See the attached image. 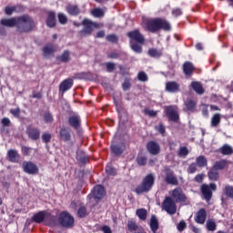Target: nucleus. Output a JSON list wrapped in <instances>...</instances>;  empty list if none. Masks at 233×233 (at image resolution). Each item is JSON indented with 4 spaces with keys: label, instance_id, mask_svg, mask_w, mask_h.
Masks as SVG:
<instances>
[{
    "label": "nucleus",
    "instance_id": "nucleus-32",
    "mask_svg": "<svg viewBox=\"0 0 233 233\" xmlns=\"http://www.w3.org/2000/svg\"><path fill=\"white\" fill-rule=\"evenodd\" d=\"M221 123V114H215L211 118V127L212 128H218Z\"/></svg>",
    "mask_w": 233,
    "mask_h": 233
},
{
    "label": "nucleus",
    "instance_id": "nucleus-36",
    "mask_svg": "<svg viewBox=\"0 0 233 233\" xmlns=\"http://www.w3.org/2000/svg\"><path fill=\"white\" fill-rule=\"evenodd\" d=\"M206 228L209 232H214L216 228H218V225L216 224V221L214 219L210 218L206 223Z\"/></svg>",
    "mask_w": 233,
    "mask_h": 233
},
{
    "label": "nucleus",
    "instance_id": "nucleus-22",
    "mask_svg": "<svg viewBox=\"0 0 233 233\" xmlns=\"http://www.w3.org/2000/svg\"><path fill=\"white\" fill-rule=\"evenodd\" d=\"M0 25H2V26H7L8 28H14V26H17V17L3 18L0 21Z\"/></svg>",
    "mask_w": 233,
    "mask_h": 233
},
{
    "label": "nucleus",
    "instance_id": "nucleus-14",
    "mask_svg": "<svg viewBox=\"0 0 233 233\" xmlns=\"http://www.w3.org/2000/svg\"><path fill=\"white\" fill-rule=\"evenodd\" d=\"M46 219H48L46 211H40L35 214L32 218V220L35 221V223H44V225H50V223L46 222Z\"/></svg>",
    "mask_w": 233,
    "mask_h": 233
},
{
    "label": "nucleus",
    "instance_id": "nucleus-2",
    "mask_svg": "<svg viewBox=\"0 0 233 233\" xmlns=\"http://www.w3.org/2000/svg\"><path fill=\"white\" fill-rule=\"evenodd\" d=\"M35 26V22L28 15H24L16 19V30L20 34L32 32Z\"/></svg>",
    "mask_w": 233,
    "mask_h": 233
},
{
    "label": "nucleus",
    "instance_id": "nucleus-46",
    "mask_svg": "<svg viewBox=\"0 0 233 233\" xmlns=\"http://www.w3.org/2000/svg\"><path fill=\"white\" fill-rule=\"evenodd\" d=\"M104 65L106 66V72H109V74H112V72L116 70V63L106 62Z\"/></svg>",
    "mask_w": 233,
    "mask_h": 233
},
{
    "label": "nucleus",
    "instance_id": "nucleus-38",
    "mask_svg": "<svg viewBox=\"0 0 233 233\" xmlns=\"http://www.w3.org/2000/svg\"><path fill=\"white\" fill-rule=\"evenodd\" d=\"M143 44H139L137 42H130L131 49L136 54H141L143 52V47L141 46Z\"/></svg>",
    "mask_w": 233,
    "mask_h": 233
},
{
    "label": "nucleus",
    "instance_id": "nucleus-17",
    "mask_svg": "<svg viewBox=\"0 0 233 233\" xmlns=\"http://www.w3.org/2000/svg\"><path fill=\"white\" fill-rule=\"evenodd\" d=\"M68 125L75 130H77L81 127V116H79V115L70 116L68 118Z\"/></svg>",
    "mask_w": 233,
    "mask_h": 233
},
{
    "label": "nucleus",
    "instance_id": "nucleus-55",
    "mask_svg": "<svg viewBox=\"0 0 233 233\" xmlns=\"http://www.w3.org/2000/svg\"><path fill=\"white\" fill-rule=\"evenodd\" d=\"M42 141L44 143H50L52 141V135L50 133H44L42 135Z\"/></svg>",
    "mask_w": 233,
    "mask_h": 233
},
{
    "label": "nucleus",
    "instance_id": "nucleus-7",
    "mask_svg": "<svg viewBox=\"0 0 233 233\" xmlns=\"http://www.w3.org/2000/svg\"><path fill=\"white\" fill-rule=\"evenodd\" d=\"M58 223L66 228H72L74 227V217L68 213H62L58 218Z\"/></svg>",
    "mask_w": 233,
    "mask_h": 233
},
{
    "label": "nucleus",
    "instance_id": "nucleus-33",
    "mask_svg": "<svg viewBox=\"0 0 233 233\" xmlns=\"http://www.w3.org/2000/svg\"><path fill=\"white\" fill-rule=\"evenodd\" d=\"M150 228H151L152 232H154V233L157 232V230L159 228V222L157 221V218H156L155 215H153L151 217Z\"/></svg>",
    "mask_w": 233,
    "mask_h": 233
},
{
    "label": "nucleus",
    "instance_id": "nucleus-3",
    "mask_svg": "<svg viewBox=\"0 0 233 233\" xmlns=\"http://www.w3.org/2000/svg\"><path fill=\"white\" fill-rule=\"evenodd\" d=\"M155 183H156V176L154 175V173L147 174L142 179L141 184L136 187L135 189L136 194L141 195V194H147L150 192Z\"/></svg>",
    "mask_w": 233,
    "mask_h": 233
},
{
    "label": "nucleus",
    "instance_id": "nucleus-34",
    "mask_svg": "<svg viewBox=\"0 0 233 233\" xmlns=\"http://www.w3.org/2000/svg\"><path fill=\"white\" fill-rule=\"evenodd\" d=\"M208 176L210 181H218V179H219V172H218V169H215L214 167L208 171Z\"/></svg>",
    "mask_w": 233,
    "mask_h": 233
},
{
    "label": "nucleus",
    "instance_id": "nucleus-56",
    "mask_svg": "<svg viewBox=\"0 0 233 233\" xmlns=\"http://www.w3.org/2000/svg\"><path fill=\"white\" fill-rule=\"evenodd\" d=\"M178 232H183L187 228V222L185 220H181L178 225L177 226Z\"/></svg>",
    "mask_w": 233,
    "mask_h": 233
},
{
    "label": "nucleus",
    "instance_id": "nucleus-60",
    "mask_svg": "<svg viewBox=\"0 0 233 233\" xmlns=\"http://www.w3.org/2000/svg\"><path fill=\"white\" fill-rule=\"evenodd\" d=\"M106 41H109V43H117V35H108L106 36Z\"/></svg>",
    "mask_w": 233,
    "mask_h": 233
},
{
    "label": "nucleus",
    "instance_id": "nucleus-39",
    "mask_svg": "<svg viewBox=\"0 0 233 233\" xmlns=\"http://www.w3.org/2000/svg\"><path fill=\"white\" fill-rule=\"evenodd\" d=\"M227 167V160L226 159H221L219 161L215 162L213 165V168H215L217 171L218 170H223Z\"/></svg>",
    "mask_w": 233,
    "mask_h": 233
},
{
    "label": "nucleus",
    "instance_id": "nucleus-10",
    "mask_svg": "<svg viewBox=\"0 0 233 233\" xmlns=\"http://www.w3.org/2000/svg\"><path fill=\"white\" fill-rule=\"evenodd\" d=\"M146 148L147 152L151 154V156H158L161 152V146H159V143L151 140L147 142Z\"/></svg>",
    "mask_w": 233,
    "mask_h": 233
},
{
    "label": "nucleus",
    "instance_id": "nucleus-45",
    "mask_svg": "<svg viewBox=\"0 0 233 233\" xmlns=\"http://www.w3.org/2000/svg\"><path fill=\"white\" fill-rule=\"evenodd\" d=\"M224 193L227 198L233 199V187L232 186H226L224 189Z\"/></svg>",
    "mask_w": 233,
    "mask_h": 233
},
{
    "label": "nucleus",
    "instance_id": "nucleus-49",
    "mask_svg": "<svg viewBox=\"0 0 233 233\" xmlns=\"http://www.w3.org/2000/svg\"><path fill=\"white\" fill-rule=\"evenodd\" d=\"M187 110H194L196 108V101L193 99H187L185 102Z\"/></svg>",
    "mask_w": 233,
    "mask_h": 233
},
{
    "label": "nucleus",
    "instance_id": "nucleus-40",
    "mask_svg": "<svg viewBox=\"0 0 233 233\" xmlns=\"http://www.w3.org/2000/svg\"><path fill=\"white\" fill-rule=\"evenodd\" d=\"M136 214L138 217V218L141 219V221H146L147 220V209H145V208L137 209Z\"/></svg>",
    "mask_w": 233,
    "mask_h": 233
},
{
    "label": "nucleus",
    "instance_id": "nucleus-23",
    "mask_svg": "<svg viewBox=\"0 0 233 233\" xmlns=\"http://www.w3.org/2000/svg\"><path fill=\"white\" fill-rule=\"evenodd\" d=\"M72 86H74V79L67 78L60 84L59 90L60 92L65 93L67 92V90H70Z\"/></svg>",
    "mask_w": 233,
    "mask_h": 233
},
{
    "label": "nucleus",
    "instance_id": "nucleus-28",
    "mask_svg": "<svg viewBox=\"0 0 233 233\" xmlns=\"http://www.w3.org/2000/svg\"><path fill=\"white\" fill-rule=\"evenodd\" d=\"M218 152H220L222 156H232L233 147L228 144H225L218 149Z\"/></svg>",
    "mask_w": 233,
    "mask_h": 233
},
{
    "label": "nucleus",
    "instance_id": "nucleus-53",
    "mask_svg": "<svg viewBox=\"0 0 233 233\" xmlns=\"http://www.w3.org/2000/svg\"><path fill=\"white\" fill-rule=\"evenodd\" d=\"M198 171V164L192 163L187 168V174H195Z\"/></svg>",
    "mask_w": 233,
    "mask_h": 233
},
{
    "label": "nucleus",
    "instance_id": "nucleus-4",
    "mask_svg": "<svg viewBox=\"0 0 233 233\" xmlns=\"http://www.w3.org/2000/svg\"><path fill=\"white\" fill-rule=\"evenodd\" d=\"M82 26L84 28L79 32V34L82 37H86V35H92V32L96 29L101 28L103 25L97 22H92V20H89L88 18H85L82 21Z\"/></svg>",
    "mask_w": 233,
    "mask_h": 233
},
{
    "label": "nucleus",
    "instance_id": "nucleus-19",
    "mask_svg": "<svg viewBox=\"0 0 233 233\" xmlns=\"http://www.w3.org/2000/svg\"><path fill=\"white\" fill-rule=\"evenodd\" d=\"M92 196L95 199H103L105 198V187L101 185L96 186L92 191Z\"/></svg>",
    "mask_w": 233,
    "mask_h": 233
},
{
    "label": "nucleus",
    "instance_id": "nucleus-29",
    "mask_svg": "<svg viewBox=\"0 0 233 233\" xmlns=\"http://www.w3.org/2000/svg\"><path fill=\"white\" fill-rule=\"evenodd\" d=\"M66 12L69 15H79L81 12L79 7L76 5H69L66 6Z\"/></svg>",
    "mask_w": 233,
    "mask_h": 233
},
{
    "label": "nucleus",
    "instance_id": "nucleus-9",
    "mask_svg": "<svg viewBox=\"0 0 233 233\" xmlns=\"http://www.w3.org/2000/svg\"><path fill=\"white\" fill-rule=\"evenodd\" d=\"M171 198L175 203H185L187 201V195L181 187H176L171 193Z\"/></svg>",
    "mask_w": 233,
    "mask_h": 233
},
{
    "label": "nucleus",
    "instance_id": "nucleus-61",
    "mask_svg": "<svg viewBox=\"0 0 233 233\" xmlns=\"http://www.w3.org/2000/svg\"><path fill=\"white\" fill-rule=\"evenodd\" d=\"M172 15L175 17H179V15H183V11L181 10V8H175L172 10Z\"/></svg>",
    "mask_w": 233,
    "mask_h": 233
},
{
    "label": "nucleus",
    "instance_id": "nucleus-63",
    "mask_svg": "<svg viewBox=\"0 0 233 233\" xmlns=\"http://www.w3.org/2000/svg\"><path fill=\"white\" fill-rule=\"evenodd\" d=\"M156 130L159 132V134H165V126H163L161 123L156 127Z\"/></svg>",
    "mask_w": 233,
    "mask_h": 233
},
{
    "label": "nucleus",
    "instance_id": "nucleus-37",
    "mask_svg": "<svg viewBox=\"0 0 233 233\" xmlns=\"http://www.w3.org/2000/svg\"><path fill=\"white\" fill-rule=\"evenodd\" d=\"M57 61H61V63H68L70 61V52L64 51V53L56 57Z\"/></svg>",
    "mask_w": 233,
    "mask_h": 233
},
{
    "label": "nucleus",
    "instance_id": "nucleus-59",
    "mask_svg": "<svg viewBox=\"0 0 233 233\" xmlns=\"http://www.w3.org/2000/svg\"><path fill=\"white\" fill-rule=\"evenodd\" d=\"M10 114H12L14 117H19V116H21V109H19V107L11 109Z\"/></svg>",
    "mask_w": 233,
    "mask_h": 233
},
{
    "label": "nucleus",
    "instance_id": "nucleus-6",
    "mask_svg": "<svg viewBox=\"0 0 233 233\" xmlns=\"http://www.w3.org/2000/svg\"><path fill=\"white\" fill-rule=\"evenodd\" d=\"M216 190H218V186L214 183H210L209 185L203 184L200 187V192L208 203L212 199V191L216 192Z\"/></svg>",
    "mask_w": 233,
    "mask_h": 233
},
{
    "label": "nucleus",
    "instance_id": "nucleus-11",
    "mask_svg": "<svg viewBox=\"0 0 233 233\" xmlns=\"http://www.w3.org/2000/svg\"><path fill=\"white\" fill-rule=\"evenodd\" d=\"M166 115L168 117L169 121L177 122L179 119V115L177 114V108L174 106H168L166 107Z\"/></svg>",
    "mask_w": 233,
    "mask_h": 233
},
{
    "label": "nucleus",
    "instance_id": "nucleus-44",
    "mask_svg": "<svg viewBox=\"0 0 233 233\" xmlns=\"http://www.w3.org/2000/svg\"><path fill=\"white\" fill-rule=\"evenodd\" d=\"M137 79H138V81H141L142 83H147V81H148V75H147V73H145V71H140L137 74Z\"/></svg>",
    "mask_w": 233,
    "mask_h": 233
},
{
    "label": "nucleus",
    "instance_id": "nucleus-21",
    "mask_svg": "<svg viewBox=\"0 0 233 233\" xmlns=\"http://www.w3.org/2000/svg\"><path fill=\"white\" fill-rule=\"evenodd\" d=\"M8 161L11 163H19L21 156L15 149H9L7 152Z\"/></svg>",
    "mask_w": 233,
    "mask_h": 233
},
{
    "label": "nucleus",
    "instance_id": "nucleus-52",
    "mask_svg": "<svg viewBox=\"0 0 233 233\" xmlns=\"http://www.w3.org/2000/svg\"><path fill=\"white\" fill-rule=\"evenodd\" d=\"M44 121L45 123H53L54 122V116L50 112H46L44 114Z\"/></svg>",
    "mask_w": 233,
    "mask_h": 233
},
{
    "label": "nucleus",
    "instance_id": "nucleus-50",
    "mask_svg": "<svg viewBox=\"0 0 233 233\" xmlns=\"http://www.w3.org/2000/svg\"><path fill=\"white\" fill-rule=\"evenodd\" d=\"M179 157H187L188 156V148L187 147H181L178 151Z\"/></svg>",
    "mask_w": 233,
    "mask_h": 233
},
{
    "label": "nucleus",
    "instance_id": "nucleus-51",
    "mask_svg": "<svg viewBox=\"0 0 233 233\" xmlns=\"http://www.w3.org/2000/svg\"><path fill=\"white\" fill-rule=\"evenodd\" d=\"M58 21L60 25H66L68 23V17L65 15L63 13L58 14Z\"/></svg>",
    "mask_w": 233,
    "mask_h": 233
},
{
    "label": "nucleus",
    "instance_id": "nucleus-30",
    "mask_svg": "<svg viewBox=\"0 0 233 233\" xmlns=\"http://www.w3.org/2000/svg\"><path fill=\"white\" fill-rule=\"evenodd\" d=\"M43 52L44 57H50V56H52V54L56 52V49L54 48V46L52 44H49L44 46Z\"/></svg>",
    "mask_w": 233,
    "mask_h": 233
},
{
    "label": "nucleus",
    "instance_id": "nucleus-20",
    "mask_svg": "<svg viewBox=\"0 0 233 233\" xmlns=\"http://www.w3.org/2000/svg\"><path fill=\"white\" fill-rule=\"evenodd\" d=\"M194 70H196V67L194 66V64L192 62H185L183 65V73L185 76H187V77H191V76L194 74Z\"/></svg>",
    "mask_w": 233,
    "mask_h": 233
},
{
    "label": "nucleus",
    "instance_id": "nucleus-57",
    "mask_svg": "<svg viewBox=\"0 0 233 233\" xmlns=\"http://www.w3.org/2000/svg\"><path fill=\"white\" fill-rule=\"evenodd\" d=\"M130 86H132V85L130 84V79H126L122 84V88L125 91L130 90Z\"/></svg>",
    "mask_w": 233,
    "mask_h": 233
},
{
    "label": "nucleus",
    "instance_id": "nucleus-62",
    "mask_svg": "<svg viewBox=\"0 0 233 233\" xmlns=\"http://www.w3.org/2000/svg\"><path fill=\"white\" fill-rule=\"evenodd\" d=\"M1 123H2L3 127H10L12 125V121H10V118H8V117L2 118Z\"/></svg>",
    "mask_w": 233,
    "mask_h": 233
},
{
    "label": "nucleus",
    "instance_id": "nucleus-8",
    "mask_svg": "<svg viewBox=\"0 0 233 233\" xmlns=\"http://www.w3.org/2000/svg\"><path fill=\"white\" fill-rule=\"evenodd\" d=\"M127 37L130 39V43H138L139 45H145V36L139 32L138 29H135L127 33Z\"/></svg>",
    "mask_w": 233,
    "mask_h": 233
},
{
    "label": "nucleus",
    "instance_id": "nucleus-35",
    "mask_svg": "<svg viewBox=\"0 0 233 233\" xmlns=\"http://www.w3.org/2000/svg\"><path fill=\"white\" fill-rule=\"evenodd\" d=\"M76 159L83 165H85V163H88V157L83 151H78L76 153Z\"/></svg>",
    "mask_w": 233,
    "mask_h": 233
},
{
    "label": "nucleus",
    "instance_id": "nucleus-58",
    "mask_svg": "<svg viewBox=\"0 0 233 233\" xmlns=\"http://www.w3.org/2000/svg\"><path fill=\"white\" fill-rule=\"evenodd\" d=\"M16 6H6L5 7V14L6 15H12L14 12L16 10Z\"/></svg>",
    "mask_w": 233,
    "mask_h": 233
},
{
    "label": "nucleus",
    "instance_id": "nucleus-43",
    "mask_svg": "<svg viewBox=\"0 0 233 233\" xmlns=\"http://www.w3.org/2000/svg\"><path fill=\"white\" fill-rule=\"evenodd\" d=\"M92 15H94V17H105V11L99 7H96L92 10Z\"/></svg>",
    "mask_w": 233,
    "mask_h": 233
},
{
    "label": "nucleus",
    "instance_id": "nucleus-25",
    "mask_svg": "<svg viewBox=\"0 0 233 233\" xmlns=\"http://www.w3.org/2000/svg\"><path fill=\"white\" fill-rule=\"evenodd\" d=\"M125 143L111 145V151L115 156H121L125 152Z\"/></svg>",
    "mask_w": 233,
    "mask_h": 233
},
{
    "label": "nucleus",
    "instance_id": "nucleus-54",
    "mask_svg": "<svg viewBox=\"0 0 233 233\" xmlns=\"http://www.w3.org/2000/svg\"><path fill=\"white\" fill-rule=\"evenodd\" d=\"M106 172L108 176H116L117 174L116 168L112 167L111 166L106 167Z\"/></svg>",
    "mask_w": 233,
    "mask_h": 233
},
{
    "label": "nucleus",
    "instance_id": "nucleus-47",
    "mask_svg": "<svg viewBox=\"0 0 233 233\" xmlns=\"http://www.w3.org/2000/svg\"><path fill=\"white\" fill-rule=\"evenodd\" d=\"M147 157L140 155L137 157V163L139 167H145L147 165Z\"/></svg>",
    "mask_w": 233,
    "mask_h": 233
},
{
    "label": "nucleus",
    "instance_id": "nucleus-27",
    "mask_svg": "<svg viewBox=\"0 0 233 233\" xmlns=\"http://www.w3.org/2000/svg\"><path fill=\"white\" fill-rule=\"evenodd\" d=\"M46 23L49 28H54L56 26V13L54 11L47 13Z\"/></svg>",
    "mask_w": 233,
    "mask_h": 233
},
{
    "label": "nucleus",
    "instance_id": "nucleus-15",
    "mask_svg": "<svg viewBox=\"0 0 233 233\" xmlns=\"http://www.w3.org/2000/svg\"><path fill=\"white\" fill-rule=\"evenodd\" d=\"M127 233H134L142 229L143 227L139 226L134 218H130L127 220Z\"/></svg>",
    "mask_w": 233,
    "mask_h": 233
},
{
    "label": "nucleus",
    "instance_id": "nucleus-18",
    "mask_svg": "<svg viewBox=\"0 0 233 233\" xmlns=\"http://www.w3.org/2000/svg\"><path fill=\"white\" fill-rule=\"evenodd\" d=\"M196 223L198 225H205V221H207V210L205 208H200L195 216Z\"/></svg>",
    "mask_w": 233,
    "mask_h": 233
},
{
    "label": "nucleus",
    "instance_id": "nucleus-64",
    "mask_svg": "<svg viewBox=\"0 0 233 233\" xmlns=\"http://www.w3.org/2000/svg\"><path fill=\"white\" fill-rule=\"evenodd\" d=\"M101 230L104 233H112V228H110L108 226H103Z\"/></svg>",
    "mask_w": 233,
    "mask_h": 233
},
{
    "label": "nucleus",
    "instance_id": "nucleus-26",
    "mask_svg": "<svg viewBox=\"0 0 233 233\" xmlns=\"http://www.w3.org/2000/svg\"><path fill=\"white\" fill-rule=\"evenodd\" d=\"M167 92H170L171 94H176L179 92V84L176 81H170L166 84Z\"/></svg>",
    "mask_w": 233,
    "mask_h": 233
},
{
    "label": "nucleus",
    "instance_id": "nucleus-31",
    "mask_svg": "<svg viewBox=\"0 0 233 233\" xmlns=\"http://www.w3.org/2000/svg\"><path fill=\"white\" fill-rule=\"evenodd\" d=\"M191 87L199 96H202V94H205V89L203 88V86L199 82H192L191 83Z\"/></svg>",
    "mask_w": 233,
    "mask_h": 233
},
{
    "label": "nucleus",
    "instance_id": "nucleus-48",
    "mask_svg": "<svg viewBox=\"0 0 233 233\" xmlns=\"http://www.w3.org/2000/svg\"><path fill=\"white\" fill-rule=\"evenodd\" d=\"M77 216L78 218H86V216H88V212L86 211V208L85 206L78 208Z\"/></svg>",
    "mask_w": 233,
    "mask_h": 233
},
{
    "label": "nucleus",
    "instance_id": "nucleus-42",
    "mask_svg": "<svg viewBox=\"0 0 233 233\" xmlns=\"http://www.w3.org/2000/svg\"><path fill=\"white\" fill-rule=\"evenodd\" d=\"M196 161H197L198 167H200L201 168H203V167H207L208 160H207V157H205V156L198 157Z\"/></svg>",
    "mask_w": 233,
    "mask_h": 233
},
{
    "label": "nucleus",
    "instance_id": "nucleus-5",
    "mask_svg": "<svg viewBox=\"0 0 233 233\" xmlns=\"http://www.w3.org/2000/svg\"><path fill=\"white\" fill-rule=\"evenodd\" d=\"M161 207L162 210H165V212L168 213L170 216H174V214L177 212V206L172 197H166Z\"/></svg>",
    "mask_w": 233,
    "mask_h": 233
},
{
    "label": "nucleus",
    "instance_id": "nucleus-16",
    "mask_svg": "<svg viewBox=\"0 0 233 233\" xmlns=\"http://www.w3.org/2000/svg\"><path fill=\"white\" fill-rule=\"evenodd\" d=\"M23 168L26 174L34 175L39 172V168L37 167V166L32 162H24Z\"/></svg>",
    "mask_w": 233,
    "mask_h": 233
},
{
    "label": "nucleus",
    "instance_id": "nucleus-13",
    "mask_svg": "<svg viewBox=\"0 0 233 233\" xmlns=\"http://www.w3.org/2000/svg\"><path fill=\"white\" fill-rule=\"evenodd\" d=\"M58 139H60V141H64L65 143H68V141H72V133L70 129L66 127L60 128L59 134H58Z\"/></svg>",
    "mask_w": 233,
    "mask_h": 233
},
{
    "label": "nucleus",
    "instance_id": "nucleus-24",
    "mask_svg": "<svg viewBox=\"0 0 233 233\" xmlns=\"http://www.w3.org/2000/svg\"><path fill=\"white\" fill-rule=\"evenodd\" d=\"M27 135L33 141H37L39 136H41V132L37 127H27Z\"/></svg>",
    "mask_w": 233,
    "mask_h": 233
},
{
    "label": "nucleus",
    "instance_id": "nucleus-12",
    "mask_svg": "<svg viewBox=\"0 0 233 233\" xmlns=\"http://www.w3.org/2000/svg\"><path fill=\"white\" fill-rule=\"evenodd\" d=\"M164 172L166 174L165 181L167 185H177V177L174 176V171L168 167H165Z\"/></svg>",
    "mask_w": 233,
    "mask_h": 233
},
{
    "label": "nucleus",
    "instance_id": "nucleus-1",
    "mask_svg": "<svg viewBox=\"0 0 233 233\" xmlns=\"http://www.w3.org/2000/svg\"><path fill=\"white\" fill-rule=\"evenodd\" d=\"M144 25L147 32H151L152 34H156V32H159V30L169 32V30L172 29L170 23L162 18L147 19L144 21Z\"/></svg>",
    "mask_w": 233,
    "mask_h": 233
},
{
    "label": "nucleus",
    "instance_id": "nucleus-41",
    "mask_svg": "<svg viewBox=\"0 0 233 233\" xmlns=\"http://www.w3.org/2000/svg\"><path fill=\"white\" fill-rule=\"evenodd\" d=\"M148 56H150V57H161V56H163V52L156 48H150L148 50Z\"/></svg>",
    "mask_w": 233,
    "mask_h": 233
}]
</instances>
